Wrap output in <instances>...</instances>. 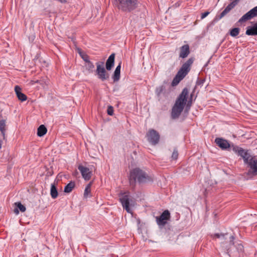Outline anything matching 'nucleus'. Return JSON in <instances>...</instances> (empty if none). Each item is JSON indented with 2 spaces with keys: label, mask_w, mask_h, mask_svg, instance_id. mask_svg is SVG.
I'll list each match as a JSON object with an SVG mask.
<instances>
[{
  "label": "nucleus",
  "mask_w": 257,
  "mask_h": 257,
  "mask_svg": "<svg viewBox=\"0 0 257 257\" xmlns=\"http://www.w3.org/2000/svg\"><path fill=\"white\" fill-rule=\"evenodd\" d=\"M153 181V179L148 174L139 168H136L130 171L129 182L131 187L134 189L137 182L143 184Z\"/></svg>",
  "instance_id": "obj_1"
},
{
  "label": "nucleus",
  "mask_w": 257,
  "mask_h": 257,
  "mask_svg": "<svg viewBox=\"0 0 257 257\" xmlns=\"http://www.w3.org/2000/svg\"><path fill=\"white\" fill-rule=\"evenodd\" d=\"M139 0H114L115 7L121 12L128 13L136 10L139 7Z\"/></svg>",
  "instance_id": "obj_2"
},
{
  "label": "nucleus",
  "mask_w": 257,
  "mask_h": 257,
  "mask_svg": "<svg viewBox=\"0 0 257 257\" xmlns=\"http://www.w3.org/2000/svg\"><path fill=\"white\" fill-rule=\"evenodd\" d=\"M103 64L104 63L103 62H97L96 63V74L97 75L98 78L102 81L108 80L109 78V74L103 67Z\"/></svg>",
  "instance_id": "obj_3"
},
{
  "label": "nucleus",
  "mask_w": 257,
  "mask_h": 257,
  "mask_svg": "<svg viewBox=\"0 0 257 257\" xmlns=\"http://www.w3.org/2000/svg\"><path fill=\"white\" fill-rule=\"evenodd\" d=\"M148 141L153 146H155L159 142L160 136L159 133L154 130L150 129L146 134Z\"/></svg>",
  "instance_id": "obj_4"
},
{
  "label": "nucleus",
  "mask_w": 257,
  "mask_h": 257,
  "mask_svg": "<svg viewBox=\"0 0 257 257\" xmlns=\"http://www.w3.org/2000/svg\"><path fill=\"white\" fill-rule=\"evenodd\" d=\"M244 164H247L249 168L248 175L253 176L257 175V159L255 157L251 156Z\"/></svg>",
  "instance_id": "obj_5"
},
{
  "label": "nucleus",
  "mask_w": 257,
  "mask_h": 257,
  "mask_svg": "<svg viewBox=\"0 0 257 257\" xmlns=\"http://www.w3.org/2000/svg\"><path fill=\"white\" fill-rule=\"evenodd\" d=\"M119 201L122 206L127 212L132 213V210L130 208V195L128 192L120 193L119 195Z\"/></svg>",
  "instance_id": "obj_6"
},
{
  "label": "nucleus",
  "mask_w": 257,
  "mask_h": 257,
  "mask_svg": "<svg viewBox=\"0 0 257 257\" xmlns=\"http://www.w3.org/2000/svg\"><path fill=\"white\" fill-rule=\"evenodd\" d=\"M232 150L243 159L244 163L247 162L248 159L251 157L248 151H245L242 148L233 144H232Z\"/></svg>",
  "instance_id": "obj_7"
},
{
  "label": "nucleus",
  "mask_w": 257,
  "mask_h": 257,
  "mask_svg": "<svg viewBox=\"0 0 257 257\" xmlns=\"http://www.w3.org/2000/svg\"><path fill=\"white\" fill-rule=\"evenodd\" d=\"M156 221L160 227H164L170 219V213L168 210L163 212L160 216L156 217Z\"/></svg>",
  "instance_id": "obj_8"
},
{
  "label": "nucleus",
  "mask_w": 257,
  "mask_h": 257,
  "mask_svg": "<svg viewBox=\"0 0 257 257\" xmlns=\"http://www.w3.org/2000/svg\"><path fill=\"white\" fill-rule=\"evenodd\" d=\"M194 60L195 58L194 57L189 58L183 64L178 72L185 77L190 71L191 66L193 63Z\"/></svg>",
  "instance_id": "obj_9"
},
{
  "label": "nucleus",
  "mask_w": 257,
  "mask_h": 257,
  "mask_svg": "<svg viewBox=\"0 0 257 257\" xmlns=\"http://www.w3.org/2000/svg\"><path fill=\"white\" fill-rule=\"evenodd\" d=\"M257 17V6L251 9L246 14L243 15L238 20V22L242 23L248 20L252 19L253 18Z\"/></svg>",
  "instance_id": "obj_10"
},
{
  "label": "nucleus",
  "mask_w": 257,
  "mask_h": 257,
  "mask_svg": "<svg viewBox=\"0 0 257 257\" xmlns=\"http://www.w3.org/2000/svg\"><path fill=\"white\" fill-rule=\"evenodd\" d=\"M185 106L175 102L172 107L171 111V117L173 119L178 118L183 111Z\"/></svg>",
  "instance_id": "obj_11"
},
{
  "label": "nucleus",
  "mask_w": 257,
  "mask_h": 257,
  "mask_svg": "<svg viewBox=\"0 0 257 257\" xmlns=\"http://www.w3.org/2000/svg\"><path fill=\"white\" fill-rule=\"evenodd\" d=\"M215 143L222 150H232V145H230L226 140L221 138H216L215 139Z\"/></svg>",
  "instance_id": "obj_12"
},
{
  "label": "nucleus",
  "mask_w": 257,
  "mask_h": 257,
  "mask_svg": "<svg viewBox=\"0 0 257 257\" xmlns=\"http://www.w3.org/2000/svg\"><path fill=\"white\" fill-rule=\"evenodd\" d=\"M188 93V89L186 87L184 88L176 99L175 102L185 106L187 101Z\"/></svg>",
  "instance_id": "obj_13"
},
{
  "label": "nucleus",
  "mask_w": 257,
  "mask_h": 257,
  "mask_svg": "<svg viewBox=\"0 0 257 257\" xmlns=\"http://www.w3.org/2000/svg\"><path fill=\"white\" fill-rule=\"evenodd\" d=\"M78 169L80 171L83 178L86 180H89L92 175V172L88 168L84 167L82 165H79Z\"/></svg>",
  "instance_id": "obj_14"
},
{
  "label": "nucleus",
  "mask_w": 257,
  "mask_h": 257,
  "mask_svg": "<svg viewBox=\"0 0 257 257\" xmlns=\"http://www.w3.org/2000/svg\"><path fill=\"white\" fill-rule=\"evenodd\" d=\"M245 34L247 36H257V22H253L246 27Z\"/></svg>",
  "instance_id": "obj_15"
},
{
  "label": "nucleus",
  "mask_w": 257,
  "mask_h": 257,
  "mask_svg": "<svg viewBox=\"0 0 257 257\" xmlns=\"http://www.w3.org/2000/svg\"><path fill=\"white\" fill-rule=\"evenodd\" d=\"M190 53V47L188 44L183 45L180 48L179 57L181 58H186Z\"/></svg>",
  "instance_id": "obj_16"
},
{
  "label": "nucleus",
  "mask_w": 257,
  "mask_h": 257,
  "mask_svg": "<svg viewBox=\"0 0 257 257\" xmlns=\"http://www.w3.org/2000/svg\"><path fill=\"white\" fill-rule=\"evenodd\" d=\"M115 54H111L106 60L105 63L106 69L110 71L113 67L114 64Z\"/></svg>",
  "instance_id": "obj_17"
},
{
  "label": "nucleus",
  "mask_w": 257,
  "mask_h": 257,
  "mask_svg": "<svg viewBox=\"0 0 257 257\" xmlns=\"http://www.w3.org/2000/svg\"><path fill=\"white\" fill-rule=\"evenodd\" d=\"M15 91L18 99L21 101H26L27 99V96L21 92V88L18 85L15 87Z\"/></svg>",
  "instance_id": "obj_18"
},
{
  "label": "nucleus",
  "mask_w": 257,
  "mask_h": 257,
  "mask_svg": "<svg viewBox=\"0 0 257 257\" xmlns=\"http://www.w3.org/2000/svg\"><path fill=\"white\" fill-rule=\"evenodd\" d=\"M16 208L14 209V211L16 214H18L20 211L22 212H24L26 211V208L24 205H23L20 202H17L15 203Z\"/></svg>",
  "instance_id": "obj_19"
},
{
  "label": "nucleus",
  "mask_w": 257,
  "mask_h": 257,
  "mask_svg": "<svg viewBox=\"0 0 257 257\" xmlns=\"http://www.w3.org/2000/svg\"><path fill=\"white\" fill-rule=\"evenodd\" d=\"M185 77L183 75H181L179 73L177 72L175 77L173 78L171 83L172 86H175L177 85Z\"/></svg>",
  "instance_id": "obj_20"
},
{
  "label": "nucleus",
  "mask_w": 257,
  "mask_h": 257,
  "mask_svg": "<svg viewBox=\"0 0 257 257\" xmlns=\"http://www.w3.org/2000/svg\"><path fill=\"white\" fill-rule=\"evenodd\" d=\"M47 132V129L43 124L40 125L37 129V135L40 137L44 136Z\"/></svg>",
  "instance_id": "obj_21"
},
{
  "label": "nucleus",
  "mask_w": 257,
  "mask_h": 257,
  "mask_svg": "<svg viewBox=\"0 0 257 257\" xmlns=\"http://www.w3.org/2000/svg\"><path fill=\"white\" fill-rule=\"evenodd\" d=\"M50 195L53 199H55L58 197V190L54 183L52 184L51 185Z\"/></svg>",
  "instance_id": "obj_22"
},
{
  "label": "nucleus",
  "mask_w": 257,
  "mask_h": 257,
  "mask_svg": "<svg viewBox=\"0 0 257 257\" xmlns=\"http://www.w3.org/2000/svg\"><path fill=\"white\" fill-rule=\"evenodd\" d=\"M75 186V183L74 181L70 182L67 185H66L64 189V192L65 193H70Z\"/></svg>",
  "instance_id": "obj_23"
},
{
  "label": "nucleus",
  "mask_w": 257,
  "mask_h": 257,
  "mask_svg": "<svg viewBox=\"0 0 257 257\" xmlns=\"http://www.w3.org/2000/svg\"><path fill=\"white\" fill-rule=\"evenodd\" d=\"M166 91V87L164 85H162L156 87L155 93L158 97H160L162 93H165Z\"/></svg>",
  "instance_id": "obj_24"
},
{
  "label": "nucleus",
  "mask_w": 257,
  "mask_h": 257,
  "mask_svg": "<svg viewBox=\"0 0 257 257\" xmlns=\"http://www.w3.org/2000/svg\"><path fill=\"white\" fill-rule=\"evenodd\" d=\"M6 120L2 119L0 120V135L2 137H5L6 133Z\"/></svg>",
  "instance_id": "obj_25"
},
{
  "label": "nucleus",
  "mask_w": 257,
  "mask_h": 257,
  "mask_svg": "<svg viewBox=\"0 0 257 257\" xmlns=\"http://www.w3.org/2000/svg\"><path fill=\"white\" fill-rule=\"evenodd\" d=\"M92 184V182H89L85 187L84 192V197L87 198L88 195L91 193V187Z\"/></svg>",
  "instance_id": "obj_26"
},
{
  "label": "nucleus",
  "mask_w": 257,
  "mask_h": 257,
  "mask_svg": "<svg viewBox=\"0 0 257 257\" xmlns=\"http://www.w3.org/2000/svg\"><path fill=\"white\" fill-rule=\"evenodd\" d=\"M120 77V72L114 70L112 76V79L114 82H117Z\"/></svg>",
  "instance_id": "obj_27"
},
{
  "label": "nucleus",
  "mask_w": 257,
  "mask_h": 257,
  "mask_svg": "<svg viewBox=\"0 0 257 257\" xmlns=\"http://www.w3.org/2000/svg\"><path fill=\"white\" fill-rule=\"evenodd\" d=\"M240 29L239 28H234L230 30V35L233 37H236L239 33Z\"/></svg>",
  "instance_id": "obj_28"
},
{
  "label": "nucleus",
  "mask_w": 257,
  "mask_h": 257,
  "mask_svg": "<svg viewBox=\"0 0 257 257\" xmlns=\"http://www.w3.org/2000/svg\"><path fill=\"white\" fill-rule=\"evenodd\" d=\"M86 63H87L86 65L87 70H88L89 72H93L94 68V65L93 63L89 60Z\"/></svg>",
  "instance_id": "obj_29"
},
{
  "label": "nucleus",
  "mask_w": 257,
  "mask_h": 257,
  "mask_svg": "<svg viewBox=\"0 0 257 257\" xmlns=\"http://www.w3.org/2000/svg\"><path fill=\"white\" fill-rule=\"evenodd\" d=\"M178 151L176 148H175L173 150V153L172 154L171 158L173 160H176L178 159Z\"/></svg>",
  "instance_id": "obj_30"
},
{
  "label": "nucleus",
  "mask_w": 257,
  "mask_h": 257,
  "mask_svg": "<svg viewBox=\"0 0 257 257\" xmlns=\"http://www.w3.org/2000/svg\"><path fill=\"white\" fill-rule=\"evenodd\" d=\"M79 54H80L81 57L82 58V59L85 62H87V61H88L89 60V56L87 54H84L83 52H79Z\"/></svg>",
  "instance_id": "obj_31"
},
{
  "label": "nucleus",
  "mask_w": 257,
  "mask_h": 257,
  "mask_svg": "<svg viewBox=\"0 0 257 257\" xmlns=\"http://www.w3.org/2000/svg\"><path fill=\"white\" fill-rule=\"evenodd\" d=\"M193 94H191L190 98L188 101H187L186 109H189L192 105V98Z\"/></svg>",
  "instance_id": "obj_32"
},
{
  "label": "nucleus",
  "mask_w": 257,
  "mask_h": 257,
  "mask_svg": "<svg viewBox=\"0 0 257 257\" xmlns=\"http://www.w3.org/2000/svg\"><path fill=\"white\" fill-rule=\"evenodd\" d=\"M236 248L238 252H242L243 251V246L241 243H237L236 245Z\"/></svg>",
  "instance_id": "obj_33"
},
{
  "label": "nucleus",
  "mask_w": 257,
  "mask_h": 257,
  "mask_svg": "<svg viewBox=\"0 0 257 257\" xmlns=\"http://www.w3.org/2000/svg\"><path fill=\"white\" fill-rule=\"evenodd\" d=\"M107 113L109 115H112L113 114V107L109 105L107 107Z\"/></svg>",
  "instance_id": "obj_34"
},
{
  "label": "nucleus",
  "mask_w": 257,
  "mask_h": 257,
  "mask_svg": "<svg viewBox=\"0 0 257 257\" xmlns=\"http://www.w3.org/2000/svg\"><path fill=\"white\" fill-rule=\"evenodd\" d=\"M205 82V79L198 78L196 81V85L202 86Z\"/></svg>",
  "instance_id": "obj_35"
},
{
  "label": "nucleus",
  "mask_w": 257,
  "mask_h": 257,
  "mask_svg": "<svg viewBox=\"0 0 257 257\" xmlns=\"http://www.w3.org/2000/svg\"><path fill=\"white\" fill-rule=\"evenodd\" d=\"M227 234V233H226V234H223V233H215L214 234V237H216V238H220V237H222L223 238H224V236L225 235H226Z\"/></svg>",
  "instance_id": "obj_36"
},
{
  "label": "nucleus",
  "mask_w": 257,
  "mask_h": 257,
  "mask_svg": "<svg viewBox=\"0 0 257 257\" xmlns=\"http://www.w3.org/2000/svg\"><path fill=\"white\" fill-rule=\"evenodd\" d=\"M209 13H210L209 12H205L203 13H202L201 16V19H204L205 17H206L209 14Z\"/></svg>",
  "instance_id": "obj_37"
},
{
  "label": "nucleus",
  "mask_w": 257,
  "mask_h": 257,
  "mask_svg": "<svg viewBox=\"0 0 257 257\" xmlns=\"http://www.w3.org/2000/svg\"><path fill=\"white\" fill-rule=\"evenodd\" d=\"M234 239H235V237L233 235H231L230 236V244H233V245L234 244Z\"/></svg>",
  "instance_id": "obj_38"
},
{
  "label": "nucleus",
  "mask_w": 257,
  "mask_h": 257,
  "mask_svg": "<svg viewBox=\"0 0 257 257\" xmlns=\"http://www.w3.org/2000/svg\"><path fill=\"white\" fill-rule=\"evenodd\" d=\"M121 62H120L118 65L116 67L115 70L120 72Z\"/></svg>",
  "instance_id": "obj_39"
},
{
  "label": "nucleus",
  "mask_w": 257,
  "mask_h": 257,
  "mask_svg": "<svg viewBox=\"0 0 257 257\" xmlns=\"http://www.w3.org/2000/svg\"><path fill=\"white\" fill-rule=\"evenodd\" d=\"M5 138V137H2V136L0 135V149L2 147L3 140H4Z\"/></svg>",
  "instance_id": "obj_40"
}]
</instances>
